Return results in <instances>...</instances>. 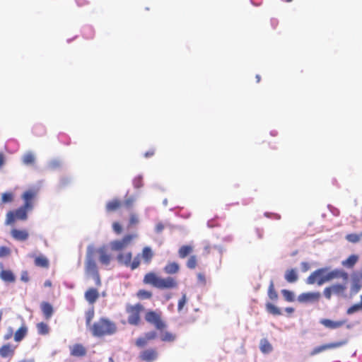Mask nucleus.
Segmentation results:
<instances>
[{
  "mask_svg": "<svg viewBox=\"0 0 362 362\" xmlns=\"http://www.w3.org/2000/svg\"><path fill=\"white\" fill-rule=\"evenodd\" d=\"M146 322L153 327L155 330L147 332L143 337H138L135 341V345L138 348L145 347L149 341L157 339L160 334V339L164 342H173L176 339V334L165 331L168 324L163 318V313L159 310H147L144 313Z\"/></svg>",
  "mask_w": 362,
  "mask_h": 362,
  "instance_id": "nucleus-1",
  "label": "nucleus"
},
{
  "mask_svg": "<svg viewBox=\"0 0 362 362\" xmlns=\"http://www.w3.org/2000/svg\"><path fill=\"white\" fill-rule=\"evenodd\" d=\"M98 255V261L102 266L108 267L112 260V256L109 252L107 246L103 245L97 249L92 246L87 248L86 258L85 261V272L87 275L92 276L97 286H101V279L98 267L95 259V255Z\"/></svg>",
  "mask_w": 362,
  "mask_h": 362,
  "instance_id": "nucleus-2",
  "label": "nucleus"
},
{
  "mask_svg": "<svg viewBox=\"0 0 362 362\" xmlns=\"http://www.w3.org/2000/svg\"><path fill=\"white\" fill-rule=\"evenodd\" d=\"M37 194V190L35 189H30L24 192L22 194L24 204L16 210L9 211L6 214L5 224L10 226L13 224L16 220H26L28 218V211L32 210L33 207V201Z\"/></svg>",
  "mask_w": 362,
  "mask_h": 362,
  "instance_id": "nucleus-3",
  "label": "nucleus"
},
{
  "mask_svg": "<svg viewBox=\"0 0 362 362\" xmlns=\"http://www.w3.org/2000/svg\"><path fill=\"white\" fill-rule=\"evenodd\" d=\"M143 283L159 290H172L178 287V281L175 277L168 276L163 278L153 272H148L144 275Z\"/></svg>",
  "mask_w": 362,
  "mask_h": 362,
  "instance_id": "nucleus-4",
  "label": "nucleus"
},
{
  "mask_svg": "<svg viewBox=\"0 0 362 362\" xmlns=\"http://www.w3.org/2000/svg\"><path fill=\"white\" fill-rule=\"evenodd\" d=\"M326 271L327 269L325 268L315 270L307 278L306 283L308 284L316 283L317 285L321 286L336 278L341 277L344 279L348 278V274L343 271L335 269L328 273H326Z\"/></svg>",
  "mask_w": 362,
  "mask_h": 362,
  "instance_id": "nucleus-5",
  "label": "nucleus"
},
{
  "mask_svg": "<svg viewBox=\"0 0 362 362\" xmlns=\"http://www.w3.org/2000/svg\"><path fill=\"white\" fill-rule=\"evenodd\" d=\"M116 323L107 317H100L90 326V332L95 337L111 336L117 333Z\"/></svg>",
  "mask_w": 362,
  "mask_h": 362,
  "instance_id": "nucleus-6",
  "label": "nucleus"
},
{
  "mask_svg": "<svg viewBox=\"0 0 362 362\" xmlns=\"http://www.w3.org/2000/svg\"><path fill=\"white\" fill-rule=\"evenodd\" d=\"M125 310L128 314V323L130 325L139 326L141 322V313L144 310V305L140 303L134 305L127 304Z\"/></svg>",
  "mask_w": 362,
  "mask_h": 362,
  "instance_id": "nucleus-7",
  "label": "nucleus"
},
{
  "mask_svg": "<svg viewBox=\"0 0 362 362\" xmlns=\"http://www.w3.org/2000/svg\"><path fill=\"white\" fill-rule=\"evenodd\" d=\"M117 262L132 270L137 269L140 266V255H136L132 260V252H120L117 256Z\"/></svg>",
  "mask_w": 362,
  "mask_h": 362,
  "instance_id": "nucleus-8",
  "label": "nucleus"
},
{
  "mask_svg": "<svg viewBox=\"0 0 362 362\" xmlns=\"http://www.w3.org/2000/svg\"><path fill=\"white\" fill-rule=\"evenodd\" d=\"M137 237L136 233L125 235L122 239L111 241L110 248L112 251H122L129 247Z\"/></svg>",
  "mask_w": 362,
  "mask_h": 362,
  "instance_id": "nucleus-9",
  "label": "nucleus"
},
{
  "mask_svg": "<svg viewBox=\"0 0 362 362\" xmlns=\"http://www.w3.org/2000/svg\"><path fill=\"white\" fill-rule=\"evenodd\" d=\"M321 298V293L317 292L302 293L298 296V300L302 303H317Z\"/></svg>",
  "mask_w": 362,
  "mask_h": 362,
  "instance_id": "nucleus-10",
  "label": "nucleus"
},
{
  "mask_svg": "<svg viewBox=\"0 0 362 362\" xmlns=\"http://www.w3.org/2000/svg\"><path fill=\"white\" fill-rule=\"evenodd\" d=\"M139 357L141 361L153 362L158 358V353L156 349L149 348L141 351Z\"/></svg>",
  "mask_w": 362,
  "mask_h": 362,
  "instance_id": "nucleus-11",
  "label": "nucleus"
},
{
  "mask_svg": "<svg viewBox=\"0 0 362 362\" xmlns=\"http://www.w3.org/2000/svg\"><path fill=\"white\" fill-rule=\"evenodd\" d=\"M344 344H345V341H337V342L322 344L321 346L315 347L312 350V351L310 352V356H315V355H317V354H318L322 351H325L326 350H328V349L339 348V347L343 346Z\"/></svg>",
  "mask_w": 362,
  "mask_h": 362,
  "instance_id": "nucleus-12",
  "label": "nucleus"
},
{
  "mask_svg": "<svg viewBox=\"0 0 362 362\" xmlns=\"http://www.w3.org/2000/svg\"><path fill=\"white\" fill-rule=\"evenodd\" d=\"M16 349V346L9 343L5 344L0 348V356L4 358H11L15 354Z\"/></svg>",
  "mask_w": 362,
  "mask_h": 362,
  "instance_id": "nucleus-13",
  "label": "nucleus"
},
{
  "mask_svg": "<svg viewBox=\"0 0 362 362\" xmlns=\"http://www.w3.org/2000/svg\"><path fill=\"white\" fill-rule=\"evenodd\" d=\"M87 350L81 344H75L70 346V354L74 357H83L86 355Z\"/></svg>",
  "mask_w": 362,
  "mask_h": 362,
  "instance_id": "nucleus-14",
  "label": "nucleus"
},
{
  "mask_svg": "<svg viewBox=\"0 0 362 362\" xmlns=\"http://www.w3.org/2000/svg\"><path fill=\"white\" fill-rule=\"evenodd\" d=\"M136 255H140V260L142 259L146 264H149L154 256V252L150 247L146 246L142 249L141 252Z\"/></svg>",
  "mask_w": 362,
  "mask_h": 362,
  "instance_id": "nucleus-15",
  "label": "nucleus"
},
{
  "mask_svg": "<svg viewBox=\"0 0 362 362\" xmlns=\"http://www.w3.org/2000/svg\"><path fill=\"white\" fill-rule=\"evenodd\" d=\"M12 238L17 241H25L29 237V233L27 230H20L13 228L11 230Z\"/></svg>",
  "mask_w": 362,
  "mask_h": 362,
  "instance_id": "nucleus-16",
  "label": "nucleus"
},
{
  "mask_svg": "<svg viewBox=\"0 0 362 362\" xmlns=\"http://www.w3.org/2000/svg\"><path fill=\"white\" fill-rule=\"evenodd\" d=\"M320 322L327 328L334 329L342 327L346 320L333 321L329 319H322Z\"/></svg>",
  "mask_w": 362,
  "mask_h": 362,
  "instance_id": "nucleus-17",
  "label": "nucleus"
},
{
  "mask_svg": "<svg viewBox=\"0 0 362 362\" xmlns=\"http://www.w3.org/2000/svg\"><path fill=\"white\" fill-rule=\"evenodd\" d=\"M180 271V265L175 262H169L163 267V272L168 275L177 274Z\"/></svg>",
  "mask_w": 362,
  "mask_h": 362,
  "instance_id": "nucleus-18",
  "label": "nucleus"
},
{
  "mask_svg": "<svg viewBox=\"0 0 362 362\" xmlns=\"http://www.w3.org/2000/svg\"><path fill=\"white\" fill-rule=\"evenodd\" d=\"M99 298V293L96 288H90L85 293V298L90 303L93 304Z\"/></svg>",
  "mask_w": 362,
  "mask_h": 362,
  "instance_id": "nucleus-19",
  "label": "nucleus"
},
{
  "mask_svg": "<svg viewBox=\"0 0 362 362\" xmlns=\"http://www.w3.org/2000/svg\"><path fill=\"white\" fill-rule=\"evenodd\" d=\"M40 308L46 320L50 319L54 313L52 305L48 302L43 301L40 304Z\"/></svg>",
  "mask_w": 362,
  "mask_h": 362,
  "instance_id": "nucleus-20",
  "label": "nucleus"
},
{
  "mask_svg": "<svg viewBox=\"0 0 362 362\" xmlns=\"http://www.w3.org/2000/svg\"><path fill=\"white\" fill-rule=\"evenodd\" d=\"M122 204V202L117 199H115L106 204L105 209L107 212H113L120 209Z\"/></svg>",
  "mask_w": 362,
  "mask_h": 362,
  "instance_id": "nucleus-21",
  "label": "nucleus"
},
{
  "mask_svg": "<svg viewBox=\"0 0 362 362\" xmlns=\"http://www.w3.org/2000/svg\"><path fill=\"white\" fill-rule=\"evenodd\" d=\"M28 328L25 325H22L14 334V340L16 341H21L27 335Z\"/></svg>",
  "mask_w": 362,
  "mask_h": 362,
  "instance_id": "nucleus-22",
  "label": "nucleus"
},
{
  "mask_svg": "<svg viewBox=\"0 0 362 362\" xmlns=\"http://www.w3.org/2000/svg\"><path fill=\"white\" fill-rule=\"evenodd\" d=\"M34 264L36 267L41 268H48L49 265L47 258L42 255L35 257Z\"/></svg>",
  "mask_w": 362,
  "mask_h": 362,
  "instance_id": "nucleus-23",
  "label": "nucleus"
},
{
  "mask_svg": "<svg viewBox=\"0 0 362 362\" xmlns=\"http://www.w3.org/2000/svg\"><path fill=\"white\" fill-rule=\"evenodd\" d=\"M0 278L4 281L8 283H13L16 280V277L11 270H2L0 272Z\"/></svg>",
  "mask_w": 362,
  "mask_h": 362,
  "instance_id": "nucleus-24",
  "label": "nucleus"
},
{
  "mask_svg": "<svg viewBox=\"0 0 362 362\" xmlns=\"http://www.w3.org/2000/svg\"><path fill=\"white\" fill-rule=\"evenodd\" d=\"M358 259L357 255H351L346 259L342 261L341 264L346 268L351 269L358 261Z\"/></svg>",
  "mask_w": 362,
  "mask_h": 362,
  "instance_id": "nucleus-25",
  "label": "nucleus"
},
{
  "mask_svg": "<svg viewBox=\"0 0 362 362\" xmlns=\"http://www.w3.org/2000/svg\"><path fill=\"white\" fill-rule=\"evenodd\" d=\"M284 278L287 282L294 283L298 280V276L296 269H290L286 272Z\"/></svg>",
  "mask_w": 362,
  "mask_h": 362,
  "instance_id": "nucleus-26",
  "label": "nucleus"
},
{
  "mask_svg": "<svg viewBox=\"0 0 362 362\" xmlns=\"http://www.w3.org/2000/svg\"><path fill=\"white\" fill-rule=\"evenodd\" d=\"M193 251V247L191 245H185L180 247L178 250L179 257L181 259L185 258L187 256L190 255Z\"/></svg>",
  "mask_w": 362,
  "mask_h": 362,
  "instance_id": "nucleus-27",
  "label": "nucleus"
},
{
  "mask_svg": "<svg viewBox=\"0 0 362 362\" xmlns=\"http://www.w3.org/2000/svg\"><path fill=\"white\" fill-rule=\"evenodd\" d=\"M331 286L333 294L340 296L343 295L346 290V286L345 284H333Z\"/></svg>",
  "mask_w": 362,
  "mask_h": 362,
  "instance_id": "nucleus-28",
  "label": "nucleus"
},
{
  "mask_svg": "<svg viewBox=\"0 0 362 362\" xmlns=\"http://www.w3.org/2000/svg\"><path fill=\"white\" fill-rule=\"evenodd\" d=\"M37 333L40 335H46L49 332V327L45 322H41L36 325Z\"/></svg>",
  "mask_w": 362,
  "mask_h": 362,
  "instance_id": "nucleus-29",
  "label": "nucleus"
},
{
  "mask_svg": "<svg viewBox=\"0 0 362 362\" xmlns=\"http://www.w3.org/2000/svg\"><path fill=\"white\" fill-rule=\"evenodd\" d=\"M260 350L264 354H268L272 351V346L266 339H263L260 341Z\"/></svg>",
  "mask_w": 362,
  "mask_h": 362,
  "instance_id": "nucleus-30",
  "label": "nucleus"
},
{
  "mask_svg": "<svg viewBox=\"0 0 362 362\" xmlns=\"http://www.w3.org/2000/svg\"><path fill=\"white\" fill-rule=\"evenodd\" d=\"M266 309L268 313H269L270 314H272L273 315H281V310L272 303H267L266 304Z\"/></svg>",
  "mask_w": 362,
  "mask_h": 362,
  "instance_id": "nucleus-31",
  "label": "nucleus"
},
{
  "mask_svg": "<svg viewBox=\"0 0 362 362\" xmlns=\"http://www.w3.org/2000/svg\"><path fill=\"white\" fill-rule=\"evenodd\" d=\"M14 196L11 192H7L1 194V204L11 203L13 201Z\"/></svg>",
  "mask_w": 362,
  "mask_h": 362,
  "instance_id": "nucleus-32",
  "label": "nucleus"
},
{
  "mask_svg": "<svg viewBox=\"0 0 362 362\" xmlns=\"http://www.w3.org/2000/svg\"><path fill=\"white\" fill-rule=\"evenodd\" d=\"M268 296L272 300H276L278 298V293L274 288V284L271 281L268 288Z\"/></svg>",
  "mask_w": 362,
  "mask_h": 362,
  "instance_id": "nucleus-33",
  "label": "nucleus"
},
{
  "mask_svg": "<svg viewBox=\"0 0 362 362\" xmlns=\"http://www.w3.org/2000/svg\"><path fill=\"white\" fill-rule=\"evenodd\" d=\"M35 156L33 153L28 152L23 156V163L26 165H30L35 163Z\"/></svg>",
  "mask_w": 362,
  "mask_h": 362,
  "instance_id": "nucleus-34",
  "label": "nucleus"
},
{
  "mask_svg": "<svg viewBox=\"0 0 362 362\" xmlns=\"http://www.w3.org/2000/svg\"><path fill=\"white\" fill-rule=\"evenodd\" d=\"M362 310V295L361 296V302L359 303L354 304L349 308L346 310L347 315H352L359 310Z\"/></svg>",
  "mask_w": 362,
  "mask_h": 362,
  "instance_id": "nucleus-35",
  "label": "nucleus"
},
{
  "mask_svg": "<svg viewBox=\"0 0 362 362\" xmlns=\"http://www.w3.org/2000/svg\"><path fill=\"white\" fill-rule=\"evenodd\" d=\"M361 281L358 276L353 277V284L351 286V291L354 293H358L361 288Z\"/></svg>",
  "mask_w": 362,
  "mask_h": 362,
  "instance_id": "nucleus-36",
  "label": "nucleus"
},
{
  "mask_svg": "<svg viewBox=\"0 0 362 362\" xmlns=\"http://www.w3.org/2000/svg\"><path fill=\"white\" fill-rule=\"evenodd\" d=\"M136 296L141 300L150 299L152 297V293L144 289H141L136 293Z\"/></svg>",
  "mask_w": 362,
  "mask_h": 362,
  "instance_id": "nucleus-37",
  "label": "nucleus"
},
{
  "mask_svg": "<svg viewBox=\"0 0 362 362\" xmlns=\"http://www.w3.org/2000/svg\"><path fill=\"white\" fill-rule=\"evenodd\" d=\"M197 257L195 255H191L188 260L187 261L186 265L187 268L190 269H194L196 268L197 265Z\"/></svg>",
  "mask_w": 362,
  "mask_h": 362,
  "instance_id": "nucleus-38",
  "label": "nucleus"
},
{
  "mask_svg": "<svg viewBox=\"0 0 362 362\" xmlns=\"http://www.w3.org/2000/svg\"><path fill=\"white\" fill-rule=\"evenodd\" d=\"M94 315H95V312H94L93 308L88 310L86 313V325L87 327H89L90 328V326L92 325L91 321L94 317Z\"/></svg>",
  "mask_w": 362,
  "mask_h": 362,
  "instance_id": "nucleus-39",
  "label": "nucleus"
},
{
  "mask_svg": "<svg viewBox=\"0 0 362 362\" xmlns=\"http://www.w3.org/2000/svg\"><path fill=\"white\" fill-rule=\"evenodd\" d=\"M346 240L352 243H358L361 240L360 235L356 233H350L346 235Z\"/></svg>",
  "mask_w": 362,
  "mask_h": 362,
  "instance_id": "nucleus-40",
  "label": "nucleus"
},
{
  "mask_svg": "<svg viewBox=\"0 0 362 362\" xmlns=\"http://www.w3.org/2000/svg\"><path fill=\"white\" fill-rule=\"evenodd\" d=\"M281 293L285 298V300L288 302L294 301V294L292 291L284 289L281 291Z\"/></svg>",
  "mask_w": 362,
  "mask_h": 362,
  "instance_id": "nucleus-41",
  "label": "nucleus"
},
{
  "mask_svg": "<svg viewBox=\"0 0 362 362\" xmlns=\"http://www.w3.org/2000/svg\"><path fill=\"white\" fill-rule=\"evenodd\" d=\"M139 222V220L137 215L134 213H132L129 216V227L135 226V225L138 224Z\"/></svg>",
  "mask_w": 362,
  "mask_h": 362,
  "instance_id": "nucleus-42",
  "label": "nucleus"
},
{
  "mask_svg": "<svg viewBox=\"0 0 362 362\" xmlns=\"http://www.w3.org/2000/svg\"><path fill=\"white\" fill-rule=\"evenodd\" d=\"M133 185L135 188L139 189L141 187L143 184V177L141 176H137L133 180Z\"/></svg>",
  "mask_w": 362,
  "mask_h": 362,
  "instance_id": "nucleus-43",
  "label": "nucleus"
},
{
  "mask_svg": "<svg viewBox=\"0 0 362 362\" xmlns=\"http://www.w3.org/2000/svg\"><path fill=\"white\" fill-rule=\"evenodd\" d=\"M187 302V296L185 293H183L182 296V298L179 300L178 304H177V310L178 311H181L184 306L185 305Z\"/></svg>",
  "mask_w": 362,
  "mask_h": 362,
  "instance_id": "nucleus-44",
  "label": "nucleus"
},
{
  "mask_svg": "<svg viewBox=\"0 0 362 362\" xmlns=\"http://www.w3.org/2000/svg\"><path fill=\"white\" fill-rule=\"evenodd\" d=\"M62 165L61 161L59 160H53L49 162V168L52 170H55L60 168Z\"/></svg>",
  "mask_w": 362,
  "mask_h": 362,
  "instance_id": "nucleus-45",
  "label": "nucleus"
},
{
  "mask_svg": "<svg viewBox=\"0 0 362 362\" xmlns=\"http://www.w3.org/2000/svg\"><path fill=\"white\" fill-rule=\"evenodd\" d=\"M11 253V250L8 247L1 246L0 247V258L8 256Z\"/></svg>",
  "mask_w": 362,
  "mask_h": 362,
  "instance_id": "nucleus-46",
  "label": "nucleus"
},
{
  "mask_svg": "<svg viewBox=\"0 0 362 362\" xmlns=\"http://www.w3.org/2000/svg\"><path fill=\"white\" fill-rule=\"evenodd\" d=\"M135 199L133 197H130L127 198L124 202V205L127 208L130 209L133 206V204L134 203Z\"/></svg>",
  "mask_w": 362,
  "mask_h": 362,
  "instance_id": "nucleus-47",
  "label": "nucleus"
},
{
  "mask_svg": "<svg viewBox=\"0 0 362 362\" xmlns=\"http://www.w3.org/2000/svg\"><path fill=\"white\" fill-rule=\"evenodd\" d=\"M112 229L117 235L121 234L122 232V228L118 222H114L112 223Z\"/></svg>",
  "mask_w": 362,
  "mask_h": 362,
  "instance_id": "nucleus-48",
  "label": "nucleus"
},
{
  "mask_svg": "<svg viewBox=\"0 0 362 362\" xmlns=\"http://www.w3.org/2000/svg\"><path fill=\"white\" fill-rule=\"evenodd\" d=\"M323 294L327 299L329 300L333 295L331 286L326 287L323 291Z\"/></svg>",
  "mask_w": 362,
  "mask_h": 362,
  "instance_id": "nucleus-49",
  "label": "nucleus"
},
{
  "mask_svg": "<svg viewBox=\"0 0 362 362\" xmlns=\"http://www.w3.org/2000/svg\"><path fill=\"white\" fill-rule=\"evenodd\" d=\"M21 279L24 282H28L29 281V276L27 272H24L22 273Z\"/></svg>",
  "mask_w": 362,
  "mask_h": 362,
  "instance_id": "nucleus-50",
  "label": "nucleus"
},
{
  "mask_svg": "<svg viewBox=\"0 0 362 362\" xmlns=\"http://www.w3.org/2000/svg\"><path fill=\"white\" fill-rule=\"evenodd\" d=\"M197 278H198V280L202 282V284H205L206 283V279H205V276L204 274H202V273H199L197 274Z\"/></svg>",
  "mask_w": 362,
  "mask_h": 362,
  "instance_id": "nucleus-51",
  "label": "nucleus"
},
{
  "mask_svg": "<svg viewBox=\"0 0 362 362\" xmlns=\"http://www.w3.org/2000/svg\"><path fill=\"white\" fill-rule=\"evenodd\" d=\"M154 154H155V149L152 148V149H150L149 151H146L144 153V156L146 158H149L151 156H153Z\"/></svg>",
  "mask_w": 362,
  "mask_h": 362,
  "instance_id": "nucleus-52",
  "label": "nucleus"
},
{
  "mask_svg": "<svg viewBox=\"0 0 362 362\" xmlns=\"http://www.w3.org/2000/svg\"><path fill=\"white\" fill-rule=\"evenodd\" d=\"M163 228H164V226H163V223H158V224L156 226V231L157 233H160V232H162V230H163Z\"/></svg>",
  "mask_w": 362,
  "mask_h": 362,
  "instance_id": "nucleus-53",
  "label": "nucleus"
},
{
  "mask_svg": "<svg viewBox=\"0 0 362 362\" xmlns=\"http://www.w3.org/2000/svg\"><path fill=\"white\" fill-rule=\"evenodd\" d=\"M302 270L303 272H306L310 269V265L307 262H302L301 263Z\"/></svg>",
  "mask_w": 362,
  "mask_h": 362,
  "instance_id": "nucleus-54",
  "label": "nucleus"
},
{
  "mask_svg": "<svg viewBox=\"0 0 362 362\" xmlns=\"http://www.w3.org/2000/svg\"><path fill=\"white\" fill-rule=\"evenodd\" d=\"M5 157L3 153H0V168L4 164Z\"/></svg>",
  "mask_w": 362,
  "mask_h": 362,
  "instance_id": "nucleus-55",
  "label": "nucleus"
},
{
  "mask_svg": "<svg viewBox=\"0 0 362 362\" xmlns=\"http://www.w3.org/2000/svg\"><path fill=\"white\" fill-rule=\"evenodd\" d=\"M255 233L258 237V238L261 239L263 237V231L260 229H256Z\"/></svg>",
  "mask_w": 362,
  "mask_h": 362,
  "instance_id": "nucleus-56",
  "label": "nucleus"
},
{
  "mask_svg": "<svg viewBox=\"0 0 362 362\" xmlns=\"http://www.w3.org/2000/svg\"><path fill=\"white\" fill-rule=\"evenodd\" d=\"M285 311L288 313V314H291L294 312V308L291 307L286 308Z\"/></svg>",
  "mask_w": 362,
  "mask_h": 362,
  "instance_id": "nucleus-57",
  "label": "nucleus"
},
{
  "mask_svg": "<svg viewBox=\"0 0 362 362\" xmlns=\"http://www.w3.org/2000/svg\"><path fill=\"white\" fill-rule=\"evenodd\" d=\"M45 286H52V282L49 281V280H47L45 284H44Z\"/></svg>",
  "mask_w": 362,
  "mask_h": 362,
  "instance_id": "nucleus-58",
  "label": "nucleus"
},
{
  "mask_svg": "<svg viewBox=\"0 0 362 362\" xmlns=\"http://www.w3.org/2000/svg\"><path fill=\"white\" fill-rule=\"evenodd\" d=\"M255 78H256L257 83H259L261 80V76L257 74V75H256Z\"/></svg>",
  "mask_w": 362,
  "mask_h": 362,
  "instance_id": "nucleus-59",
  "label": "nucleus"
},
{
  "mask_svg": "<svg viewBox=\"0 0 362 362\" xmlns=\"http://www.w3.org/2000/svg\"><path fill=\"white\" fill-rule=\"evenodd\" d=\"M274 218H276V219H280L281 216L279 214H274Z\"/></svg>",
  "mask_w": 362,
  "mask_h": 362,
  "instance_id": "nucleus-60",
  "label": "nucleus"
},
{
  "mask_svg": "<svg viewBox=\"0 0 362 362\" xmlns=\"http://www.w3.org/2000/svg\"><path fill=\"white\" fill-rule=\"evenodd\" d=\"M358 278H359L361 281V284H362V272L360 273L359 276H357Z\"/></svg>",
  "mask_w": 362,
  "mask_h": 362,
  "instance_id": "nucleus-61",
  "label": "nucleus"
},
{
  "mask_svg": "<svg viewBox=\"0 0 362 362\" xmlns=\"http://www.w3.org/2000/svg\"><path fill=\"white\" fill-rule=\"evenodd\" d=\"M11 337V334H7L4 337L5 339H8Z\"/></svg>",
  "mask_w": 362,
  "mask_h": 362,
  "instance_id": "nucleus-62",
  "label": "nucleus"
},
{
  "mask_svg": "<svg viewBox=\"0 0 362 362\" xmlns=\"http://www.w3.org/2000/svg\"><path fill=\"white\" fill-rule=\"evenodd\" d=\"M108 362H114V360L112 357H110L108 359Z\"/></svg>",
  "mask_w": 362,
  "mask_h": 362,
  "instance_id": "nucleus-63",
  "label": "nucleus"
},
{
  "mask_svg": "<svg viewBox=\"0 0 362 362\" xmlns=\"http://www.w3.org/2000/svg\"><path fill=\"white\" fill-rule=\"evenodd\" d=\"M360 235V238L361 239L362 238V232L359 233Z\"/></svg>",
  "mask_w": 362,
  "mask_h": 362,
  "instance_id": "nucleus-64",
  "label": "nucleus"
}]
</instances>
